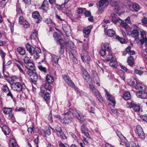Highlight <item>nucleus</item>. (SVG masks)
Here are the masks:
<instances>
[{
    "instance_id": "obj_56",
    "label": "nucleus",
    "mask_w": 147,
    "mask_h": 147,
    "mask_svg": "<svg viewBox=\"0 0 147 147\" xmlns=\"http://www.w3.org/2000/svg\"><path fill=\"white\" fill-rule=\"evenodd\" d=\"M96 96L98 98V100L101 102H103V98L100 94H99L98 95V96Z\"/></svg>"
},
{
    "instance_id": "obj_46",
    "label": "nucleus",
    "mask_w": 147,
    "mask_h": 147,
    "mask_svg": "<svg viewBox=\"0 0 147 147\" xmlns=\"http://www.w3.org/2000/svg\"><path fill=\"white\" fill-rule=\"evenodd\" d=\"M90 31L91 29L89 28V27H87L84 29L83 32L85 34L87 35L90 33Z\"/></svg>"
},
{
    "instance_id": "obj_15",
    "label": "nucleus",
    "mask_w": 147,
    "mask_h": 147,
    "mask_svg": "<svg viewBox=\"0 0 147 147\" xmlns=\"http://www.w3.org/2000/svg\"><path fill=\"white\" fill-rule=\"evenodd\" d=\"M135 88L139 90V91H141L143 90L146 89V88L143 84L141 83H136V84L135 86Z\"/></svg>"
},
{
    "instance_id": "obj_45",
    "label": "nucleus",
    "mask_w": 147,
    "mask_h": 147,
    "mask_svg": "<svg viewBox=\"0 0 147 147\" xmlns=\"http://www.w3.org/2000/svg\"><path fill=\"white\" fill-rule=\"evenodd\" d=\"M136 82V80L135 78H134L132 79L129 82V84L130 86H135V85Z\"/></svg>"
},
{
    "instance_id": "obj_35",
    "label": "nucleus",
    "mask_w": 147,
    "mask_h": 147,
    "mask_svg": "<svg viewBox=\"0 0 147 147\" xmlns=\"http://www.w3.org/2000/svg\"><path fill=\"white\" fill-rule=\"evenodd\" d=\"M1 90L3 91L5 93H7L9 90V87L6 85H4L1 87Z\"/></svg>"
},
{
    "instance_id": "obj_30",
    "label": "nucleus",
    "mask_w": 147,
    "mask_h": 147,
    "mask_svg": "<svg viewBox=\"0 0 147 147\" xmlns=\"http://www.w3.org/2000/svg\"><path fill=\"white\" fill-rule=\"evenodd\" d=\"M63 44L67 48L69 47L70 48H72L74 46L73 42L71 41H68L66 42H64Z\"/></svg>"
},
{
    "instance_id": "obj_13",
    "label": "nucleus",
    "mask_w": 147,
    "mask_h": 147,
    "mask_svg": "<svg viewBox=\"0 0 147 147\" xmlns=\"http://www.w3.org/2000/svg\"><path fill=\"white\" fill-rule=\"evenodd\" d=\"M45 91L44 90H41L39 94L40 95L42 96L43 94H44V98L45 100L48 101L50 99V94L48 92L45 93Z\"/></svg>"
},
{
    "instance_id": "obj_33",
    "label": "nucleus",
    "mask_w": 147,
    "mask_h": 147,
    "mask_svg": "<svg viewBox=\"0 0 147 147\" xmlns=\"http://www.w3.org/2000/svg\"><path fill=\"white\" fill-rule=\"evenodd\" d=\"M17 51L21 55H23L26 53V51L24 48L22 47H19L17 49Z\"/></svg>"
},
{
    "instance_id": "obj_23",
    "label": "nucleus",
    "mask_w": 147,
    "mask_h": 147,
    "mask_svg": "<svg viewBox=\"0 0 147 147\" xmlns=\"http://www.w3.org/2000/svg\"><path fill=\"white\" fill-rule=\"evenodd\" d=\"M46 79L47 82L51 84L54 82V79L53 77L50 75H47Z\"/></svg>"
},
{
    "instance_id": "obj_3",
    "label": "nucleus",
    "mask_w": 147,
    "mask_h": 147,
    "mask_svg": "<svg viewBox=\"0 0 147 147\" xmlns=\"http://www.w3.org/2000/svg\"><path fill=\"white\" fill-rule=\"evenodd\" d=\"M11 88L14 90L20 92L25 89L26 86L24 83L20 82H15L12 83Z\"/></svg>"
},
{
    "instance_id": "obj_37",
    "label": "nucleus",
    "mask_w": 147,
    "mask_h": 147,
    "mask_svg": "<svg viewBox=\"0 0 147 147\" xmlns=\"http://www.w3.org/2000/svg\"><path fill=\"white\" fill-rule=\"evenodd\" d=\"M109 64L111 66L113 67H117L118 65L117 61L115 60L111 61L109 63Z\"/></svg>"
},
{
    "instance_id": "obj_12",
    "label": "nucleus",
    "mask_w": 147,
    "mask_h": 147,
    "mask_svg": "<svg viewBox=\"0 0 147 147\" xmlns=\"http://www.w3.org/2000/svg\"><path fill=\"white\" fill-rule=\"evenodd\" d=\"M9 145L10 147H20L18 144L16 140L13 138L10 139Z\"/></svg>"
},
{
    "instance_id": "obj_51",
    "label": "nucleus",
    "mask_w": 147,
    "mask_h": 147,
    "mask_svg": "<svg viewBox=\"0 0 147 147\" xmlns=\"http://www.w3.org/2000/svg\"><path fill=\"white\" fill-rule=\"evenodd\" d=\"M116 39L118 40L121 43H124L125 42V40L123 38L120 37L119 36H116Z\"/></svg>"
},
{
    "instance_id": "obj_10",
    "label": "nucleus",
    "mask_w": 147,
    "mask_h": 147,
    "mask_svg": "<svg viewBox=\"0 0 147 147\" xmlns=\"http://www.w3.org/2000/svg\"><path fill=\"white\" fill-rule=\"evenodd\" d=\"M129 107L132 108L136 112H138L140 110V106L139 104H137L134 102L132 101L129 105Z\"/></svg>"
},
{
    "instance_id": "obj_19",
    "label": "nucleus",
    "mask_w": 147,
    "mask_h": 147,
    "mask_svg": "<svg viewBox=\"0 0 147 147\" xmlns=\"http://www.w3.org/2000/svg\"><path fill=\"white\" fill-rule=\"evenodd\" d=\"M81 57L82 61L84 62H85L87 63H89L90 61V58L89 56L86 55V56H83L81 54Z\"/></svg>"
},
{
    "instance_id": "obj_42",
    "label": "nucleus",
    "mask_w": 147,
    "mask_h": 147,
    "mask_svg": "<svg viewBox=\"0 0 147 147\" xmlns=\"http://www.w3.org/2000/svg\"><path fill=\"white\" fill-rule=\"evenodd\" d=\"M113 58V56L109 52H108V55L106 56L105 58L106 60L107 61H108L110 60Z\"/></svg>"
},
{
    "instance_id": "obj_18",
    "label": "nucleus",
    "mask_w": 147,
    "mask_h": 147,
    "mask_svg": "<svg viewBox=\"0 0 147 147\" xmlns=\"http://www.w3.org/2000/svg\"><path fill=\"white\" fill-rule=\"evenodd\" d=\"M48 2L46 0H44L41 6V8L45 11H47L48 8Z\"/></svg>"
},
{
    "instance_id": "obj_43",
    "label": "nucleus",
    "mask_w": 147,
    "mask_h": 147,
    "mask_svg": "<svg viewBox=\"0 0 147 147\" xmlns=\"http://www.w3.org/2000/svg\"><path fill=\"white\" fill-rule=\"evenodd\" d=\"M130 144L131 147H140L137 142L131 141L130 142Z\"/></svg>"
},
{
    "instance_id": "obj_21",
    "label": "nucleus",
    "mask_w": 147,
    "mask_h": 147,
    "mask_svg": "<svg viewBox=\"0 0 147 147\" xmlns=\"http://www.w3.org/2000/svg\"><path fill=\"white\" fill-rule=\"evenodd\" d=\"M104 45H104L105 47L103 48V49H105V50H106L108 52L110 51L111 48L110 46V44L108 43H102L101 48H102V47H104Z\"/></svg>"
},
{
    "instance_id": "obj_61",
    "label": "nucleus",
    "mask_w": 147,
    "mask_h": 147,
    "mask_svg": "<svg viewBox=\"0 0 147 147\" xmlns=\"http://www.w3.org/2000/svg\"><path fill=\"white\" fill-rule=\"evenodd\" d=\"M121 26L125 29L128 28L129 27V25H128L127 23L124 22L122 23V24L121 25Z\"/></svg>"
},
{
    "instance_id": "obj_34",
    "label": "nucleus",
    "mask_w": 147,
    "mask_h": 147,
    "mask_svg": "<svg viewBox=\"0 0 147 147\" xmlns=\"http://www.w3.org/2000/svg\"><path fill=\"white\" fill-rule=\"evenodd\" d=\"M132 34L135 37L138 36L139 35L138 31L137 29H133L130 32V35Z\"/></svg>"
},
{
    "instance_id": "obj_60",
    "label": "nucleus",
    "mask_w": 147,
    "mask_h": 147,
    "mask_svg": "<svg viewBox=\"0 0 147 147\" xmlns=\"http://www.w3.org/2000/svg\"><path fill=\"white\" fill-rule=\"evenodd\" d=\"M119 76L123 80H125V74L123 72H121L119 74Z\"/></svg>"
},
{
    "instance_id": "obj_58",
    "label": "nucleus",
    "mask_w": 147,
    "mask_h": 147,
    "mask_svg": "<svg viewBox=\"0 0 147 147\" xmlns=\"http://www.w3.org/2000/svg\"><path fill=\"white\" fill-rule=\"evenodd\" d=\"M118 137L121 140V141H124V139H126L121 134H118Z\"/></svg>"
},
{
    "instance_id": "obj_32",
    "label": "nucleus",
    "mask_w": 147,
    "mask_h": 147,
    "mask_svg": "<svg viewBox=\"0 0 147 147\" xmlns=\"http://www.w3.org/2000/svg\"><path fill=\"white\" fill-rule=\"evenodd\" d=\"M131 95L130 93L129 92H126L124 94L123 98L125 100H129L131 98Z\"/></svg>"
},
{
    "instance_id": "obj_36",
    "label": "nucleus",
    "mask_w": 147,
    "mask_h": 147,
    "mask_svg": "<svg viewBox=\"0 0 147 147\" xmlns=\"http://www.w3.org/2000/svg\"><path fill=\"white\" fill-rule=\"evenodd\" d=\"M49 83L47 82L45 83L44 87L47 90H50L51 89V86Z\"/></svg>"
},
{
    "instance_id": "obj_54",
    "label": "nucleus",
    "mask_w": 147,
    "mask_h": 147,
    "mask_svg": "<svg viewBox=\"0 0 147 147\" xmlns=\"http://www.w3.org/2000/svg\"><path fill=\"white\" fill-rule=\"evenodd\" d=\"M39 69L41 71H43L44 73L46 72V69L45 68L43 67L42 65L38 66V67Z\"/></svg>"
},
{
    "instance_id": "obj_55",
    "label": "nucleus",
    "mask_w": 147,
    "mask_h": 147,
    "mask_svg": "<svg viewBox=\"0 0 147 147\" xmlns=\"http://www.w3.org/2000/svg\"><path fill=\"white\" fill-rule=\"evenodd\" d=\"M135 73L136 74H139L140 75H142L143 73V71L140 70L138 69H136L135 70Z\"/></svg>"
},
{
    "instance_id": "obj_5",
    "label": "nucleus",
    "mask_w": 147,
    "mask_h": 147,
    "mask_svg": "<svg viewBox=\"0 0 147 147\" xmlns=\"http://www.w3.org/2000/svg\"><path fill=\"white\" fill-rule=\"evenodd\" d=\"M71 111H69L64 113V114L65 117L63 119V121L64 123L65 124L71 122V116L73 114L72 111L73 110H72Z\"/></svg>"
},
{
    "instance_id": "obj_16",
    "label": "nucleus",
    "mask_w": 147,
    "mask_h": 147,
    "mask_svg": "<svg viewBox=\"0 0 147 147\" xmlns=\"http://www.w3.org/2000/svg\"><path fill=\"white\" fill-rule=\"evenodd\" d=\"M111 0H100L99 1V7L102 6L106 7L109 4V2Z\"/></svg>"
},
{
    "instance_id": "obj_31",
    "label": "nucleus",
    "mask_w": 147,
    "mask_h": 147,
    "mask_svg": "<svg viewBox=\"0 0 147 147\" xmlns=\"http://www.w3.org/2000/svg\"><path fill=\"white\" fill-rule=\"evenodd\" d=\"M20 64H18L17 63H16L15 64V65L16 66H17L18 67V68L20 70V71L22 73H24V71L23 69H22V67H23V65L22 64L23 63L20 61H18Z\"/></svg>"
},
{
    "instance_id": "obj_57",
    "label": "nucleus",
    "mask_w": 147,
    "mask_h": 147,
    "mask_svg": "<svg viewBox=\"0 0 147 147\" xmlns=\"http://www.w3.org/2000/svg\"><path fill=\"white\" fill-rule=\"evenodd\" d=\"M30 60L29 58L28 57H25L24 58V61L26 64L30 62Z\"/></svg>"
},
{
    "instance_id": "obj_50",
    "label": "nucleus",
    "mask_w": 147,
    "mask_h": 147,
    "mask_svg": "<svg viewBox=\"0 0 147 147\" xmlns=\"http://www.w3.org/2000/svg\"><path fill=\"white\" fill-rule=\"evenodd\" d=\"M110 1L112 6L113 7L116 6L118 4L117 0H111Z\"/></svg>"
},
{
    "instance_id": "obj_17",
    "label": "nucleus",
    "mask_w": 147,
    "mask_h": 147,
    "mask_svg": "<svg viewBox=\"0 0 147 147\" xmlns=\"http://www.w3.org/2000/svg\"><path fill=\"white\" fill-rule=\"evenodd\" d=\"M89 86L90 89L96 96L98 95L99 94H100L99 91L95 88L94 85L92 84H90Z\"/></svg>"
},
{
    "instance_id": "obj_52",
    "label": "nucleus",
    "mask_w": 147,
    "mask_h": 147,
    "mask_svg": "<svg viewBox=\"0 0 147 147\" xmlns=\"http://www.w3.org/2000/svg\"><path fill=\"white\" fill-rule=\"evenodd\" d=\"M57 43L58 44H59L61 46H64V45L63 43L62 42H63V40L61 39H57Z\"/></svg>"
},
{
    "instance_id": "obj_11",
    "label": "nucleus",
    "mask_w": 147,
    "mask_h": 147,
    "mask_svg": "<svg viewBox=\"0 0 147 147\" xmlns=\"http://www.w3.org/2000/svg\"><path fill=\"white\" fill-rule=\"evenodd\" d=\"M51 56V61L53 66H55L57 65H58V60L61 57L59 58L57 56L55 55H52Z\"/></svg>"
},
{
    "instance_id": "obj_41",
    "label": "nucleus",
    "mask_w": 147,
    "mask_h": 147,
    "mask_svg": "<svg viewBox=\"0 0 147 147\" xmlns=\"http://www.w3.org/2000/svg\"><path fill=\"white\" fill-rule=\"evenodd\" d=\"M133 7L135 11H138L140 10V7L139 5L136 3H134L133 5Z\"/></svg>"
},
{
    "instance_id": "obj_6",
    "label": "nucleus",
    "mask_w": 147,
    "mask_h": 147,
    "mask_svg": "<svg viewBox=\"0 0 147 147\" xmlns=\"http://www.w3.org/2000/svg\"><path fill=\"white\" fill-rule=\"evenodd\" d=\"M136 133L138 136L142 139H144L145 135L143 129L140 125H138L136 127Z\"/></svg>"
},
{
    "instance_id": "obj_38",
    "label": "nucleus",
    "mask_w": 147,
    "mask_h": 147,
    "mask_svg": "<svg viewBox=\"0 0 147 147\" xmlns=\"http://www.w3.org/2000/svg\"><path fill=\"white\" fill-rule=\"evenodd\" d=\"M105 47H102V48H101V50L100 52V54L102 57L104 56L105 54H106L105 49H104L103 48H104Z\"/></svg>"
},
{
    "instance_id": "obj_47",
    "label": "nucleus",
    "mask_w": 147,
    "mask_h": 147,
    "mask_svg": "<svg viewBox=\"0 0 147 147\" xmlns=\"http://www.w3.org/2000/svg\"><path fill=\"white\" fill-rule=\"evenodd\" d=\"M23 25L25 28H27L30 27V25L28 22L27 21H24L23 23Z\"/></svg>"
},
{
    "instance_id": "obj_53",
    "label": "nucleus",
    "mask_w": 147,
    "mask_h": 147,
    "mask_svg": "<svg viewBox=\"0 0 147 147\" xmlns=\"http://www.w3.org/2000/svg\"><path fill=\"white\" fill-rule=\"evenodd\" d=\"M69 56L70 58L72 59V60H74V61L76 63L77 61V59L75 57V56L74 55L73 53H71L69 54Z\"/></svg>"
},
{
    "instance_id": "obj_4",
    "label": "nucleus",
    "mask_w": 147,
    "mask_h": 147,
    "mask_svg": "<svg viewBox=\"0 0 147 147\" xmlns=\"http://www.w3.org/2000/svg\"><path fill=\"white\" fill-rule=\"evenodd\" d=\"M105 91L106 92V95L107 96V97H106V98L108 100L110 101L112 103L113 105H111V104H108L109 106L110 107L111 106H112L113 108L111 109V111L114 114H116L117 113V110L114 108V107H115V104L116 103L115 102V98H114L111 95H110L107 92V90L105 89Z\"/></svg>"
},
{
    "instance_id": "obj_14",
    "label": "nucleus",
    "mask_w": 147,
    "mask_h": 147,
    "mask_svg": "<svg viewBox=\"0 0 147 147\" xmlns=\"http://www.w3.org/2000/svg\"><path fill=\"white\" fill-rule=\"evenodd\" d=\"M82 75L83 78L85 81L87 82H88L90 80V76L86 70L84 69L83 71Z\"/></svg>"
},
{
    "instance_id": "obj_29",
    "label": "nucleus",
    "mask_w": 147,
    "mask_h": 147,
    "mask_svg": "<svg viewBox=\"0 0 147 147\" xmlns=\"http://www.w3.org/2000/svg\"><path fill=\"white\" fill-rule=\"evenodd\" d=\"M127 61L128 64L131 66L134 64V58L131 56L128 58Z\"/></svg>"
},
{
    "instance_id": "obj_8",
    "label": "nucleus",
    "mask_w": 147,
    "mask_h": 147,
    "mask_svg": "<svg viewBox=\"0 0 147 147\" xmlns=\"http://www.w3.org/2000/svg\"><path fill=\"white\" fill-rule=\"evenodd\" d=\"M91 73L92 77L93 79L94 82L97 86H99L100 84L99 82L100 80L97 73L94 70L91 71Z\"/></svg>"
},
{
    "instance_id": "obj_25",
    "label": "nucleus",
    "mask_w": 147,
    "mask_h": 147,
    "mask_svg": "<svg viewBox=\"0 0 147 147\" xmlns=\"http://www.w3.org/2000/svg\"><path fill=\"white\" fill-rule=\"evenodd\" d=\"M106 33L108 36L111 37H113L115 35V31L111 29H109L107 30Z\"/></svg>"
},
{
    "instance_id": "obj_22",
    "label": "nucleus",
    "mask_w": 147,
    "mask_h": 147,
    "mask_svg": "<svg viewBox=\"0 0 147 147\" xmlns=\"http://www.w3.org/2000/svg\"><path fill=\"white\" fill-rule=\"evenodd\" d=\"M26 47L27 50L30 54L33 53V52L32 50L34 49V47L31 46L29 43H28L26 45Z\"/></svg>"
},
{
    "instance_id": "obj_27",
    "label": "nucleus",
    "mask_w": 147,
    "mask_h": 147,
    "mask_svg": "<svg viewBox=\"0 0 147 147\" xmlns=\"http://www.w3.org/2000/svg\"><path fill=\"white\" fill-rule=\"evenodd\" d=\"M37 35L38 31L36 29H34L31 35L30 38L31 39H34L36 37Z\"/></svg>"
},
{
    "instance_id": "obj_40",
    "label": "nucleus",
    "mask_w": 147,
    "mask_h": 147,
    "mask_svg": "<svg viewBox=\"0 0 147 147\" xmlns=\"http://www.w3.org/2000/svg\"><path fill=\"white\" fill-rule=\"evenodd\" d=\"M33 53H31V54H34L35 53H39L41 52V50L38 47H36L35 48H34V49L32 50Z\"/></svg>"
},
{
    "instance_id": "obj_7",
    "label": "nucleus",
    "mask_w": 147,
    "mask_h": 147,
    "mask_svg": "<svg viewBox=\"0 0 147 147\" xmlns=\"http://www.w3.org/2000/svg\"><path fill=\"white\" fill-rule=\"evenodd\" d=\"M136 96L139 98L146 99L147 98V88L138 92L136 94Z\"/></svg>"
},
{
    "instance_id": "obj_28",
    "label": "nucleus",
    "mask_w": 147,
    "mask_h": 147,
    "mask_svg": "<svg viewBox=\"0 0 147 147\" xmlns=\"http://www.w3.org/2000/svg\"><path fill=\"white\" fill-rule=\"evenodd\" d=\"M3 112L5 114H9L12 111V109L11 108H3Z\"/></svg>"
},
{
    "instance_id": "obj_64",
    "label": "nucleus",
    "mask_w": 147,
    "mask_h": 147,
    "mask_svg": "<svg viewBox=\"0 0 147 147\" xmlns=\"http://www.w3.org/2000/svg\"><path fill=\"white\" fill-rule=\"evenodd\" d=\"M88 48V44L87 43H85L83 44V48L84 50H86Z\"/></svg>"
},
{
    "instance_id": "obj_1",
    "label": "nucleus",
    "mask_w": 147,
    "mask_h": 147,
    "mask_svg": "<svg viewBox=\"0 0 147 147\" xmlns=\"http://www.w3.org/2000/svg\"><path fill=\"white\" fill-rule=\"evenodd\" d=\"M26 66L28 69L26 73L30 76L34 84H35L36 82L38 80H42V78L37 74L35 70L34 69L35 65L33 63L30 62L26 64Z\"/></svg>"
},
{
    "instance_id": "obj_44",
    "label": "nucleus",
    "mask_w": 147,
    "mask_h": 147,
    "mask_svg": "<svg viewBox=\"0 0 147 147\" xmlns=\"http://www.w3.org/2000/svg\"><path fill=\"white\" fill-rule=\"evenodd\" d=\"M59 146L61 147H69V146L68 144L66 143L63 144L62 142L60 140L58 142Z\"/></svg>"
},
{
    "instance_id": "obj_63",
    "label": "nucleus",
    "mask_w": 147,
    "mask_h": 147,
    "mask_svg": "<svg viewBox=\"0 0 147 147\" xmlns=\"http://www.w3.org/2000/svg\"><path fill=\"white\" fill-rule=\"evenodd\" d=\"M141 118L142 120L145 121L147 123V115H145L142 116Z\"/></svg>"
},
{
    "instance_id": "obj_20",
    "label": "nucleus",
    "mask_w": 147,
    "mask_h": 147,
    "mask_svg": "<svg viewBox=\"0 0 147 147\" xmlns=\"http://www.w3.org/2000/svg\"><path fill=\"white\" fill-rule=\"evenodd\" d=\"M2 130L5 135H9L10 132L9 128L6 125H3L1 127Z\"/></svg>"
},
{
    "instance_id": "obj_2",
    "label": "nucleus",
    "mask_w": 147,
    "mask_h": 147,
    "mask_svg": "<svg viewBox=\"0 0 147 147\" xmlns=\"http://www.w3.org/2000/svg\"><path fill=\"white\" fill-rule=\"evenodd\" d=\"M74 115L76 117L80 120V122L83 124L81 126V131L86 137L90 138V137L88 133V130L85 126V125H87V122L84 117L82 113L78 110H76L75 111Z\"/></svg>"
},
{
    "instance_id": "obj_59",
    "label": "nucleus",
    "mask_w": 147,
    "mask_h": 147,
    "mask_svg": "<svg viewBox=\"0 0 147 147\" xmlns=\"http://www.w3.org/2000/svg\"><path fill=\"white\" fill-rule=\"evenodd\" d=\"M48 119L50 122L52 123L53 122V117L52 116V114L51 111V112L49 115L48 117Z\"/></svg>"
},
{
    "instance_id": "obj_26",
    "label": "nucleus",
    "mask_w": 147,
    "mask_h": 147,
    "mask_svg": "<svg viewBox=\"0 0 147 147\" xmlns=\"http://www.w3.org/2000/svg\"><path fill=\"white\" fill-rule=\"evenodd\" d=\"M63 30L66 33L69 32L70 30V27L67 24H63Z\"/></svg>"
},
{
    "instance_id": "obj_62",
    "label": "nucleus",
    "mask_w": 147,
    "mask_h": 147,
    "mask_svg": "<svg viewBox=\"0 0 147 147\" xmlns=\"http://www.w3.org/2000/svg\"><path fill=\"white\" fill-rule=\"evenodd\" d=\"M84 15L86 17H89L91 15L90 12L88 11H87L85 12Z\"/></svg>"
},
{
    "instance_id": "obj_49",
    "label": "nucleus",
    "mask_w": 147,
    "mask_h": 147,
    "mask_svg": "<svg viewBox=\"0 0 147 147\" xmlns=\"http://www.w3.org/2000/svg\"><path fill=\"white\" fill-rule=\"evenodd\" d=\"M51 128H48L46 129V131H45V135L49 136L51 135Z\"/></svg>"
},
{
    "instance_id": "obj_48",
    "label": "nucleus",
    "mask_w": 147,
    "mask_h": 147,
    "mask_svg": "<svg viewBox=\"0 0 147 147\" xmlns=\"http://www.w3.org/2000/svg\"><path fill=\"white\" fill-rule=\"evenodd\" d=\"M141 45H143L145 42L146 45H147V37L140 40Z\"/></svg>"
},
{
    "instance_id": "obj_24",
    "label": "nucleus",
    "mask_w": 147,
    "mask_h": 147,
    "mask_svg": "<svg viewBox=\"0 0 147 147\" xmlns=\"http://www.w3.org/2000/svg\"><path fill=\"white\" fill-rule=\"evenodd\" d=\"M112 17V22L115 24H116L118 22L119 18L117 17L116 14H111Z\"/></svg>"
},
{
    "instance_id": "obj_39",
    "label": "nucleus",
    "mask_w": 147,
    "mask_h": 147,
    "mask_svg": "<svg viewBox=\"0 0 147 147\" xmlns=\"http://www.w3.org/2000/svg\"><path fill=\"white\" fill-rule=\"evenodd\" d=\"M40 15L38 12L35 11L32 14V17L34 19H38L39 18Z\"/></svg>"
},
{
    "instance_id": "obj_9",
    "label": "nucleus",
    "mask_w": 147,
    "mask_h": 147,
    "mask_svg": "<svg viewBox=\"0 0 147 147\" xmlns=\"http://www.w3.org/2000/svg\"><path fill=\"white\" fill-rule=\"evenodd\" d=\"M63 78L65 81L70 87L73 88L75 87V85L74 83L71 81L70 78L67 75H64L63 76Z\"/></svg>"
}]
</instances>
